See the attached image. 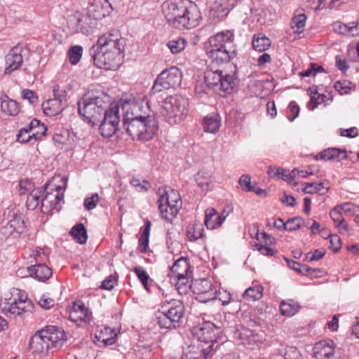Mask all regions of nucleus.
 Returning a JSON list of instances; mask_svg holds the SVG:
<instances>
[{
	"label": "nucleus",
	"mask_w": 359,
	"mask_h": 359,
	"mask_svg": "<svg viewBox=\"0 0 359 359\" xmlns=\"http://www.w3.org/2000/svg\"><path fill=\"white\" fill-rule=\"evenodd\" d=\"M108 97L98 91H89L78 102V111L83 119L92 126L100 124L104 137H111L119 129L121 102L108 107Z\"/></svg>",
	"instance_id": "f257e3e1"
},
{
	"label": "nucleus",
	"mask_w": 359,
	"mask_h": 359,
	"mask_svg": "<svg viewBox=\"0 0 359 359\" xmlns=\"http://www.w3.org/2000/svg\"><path fill=\"white\" fill-rule=\"evenodd\" d=\"M121 116L123 127L133 140L148 141L153 138L158 129L154 112H141L140 104L133 99L121 101Z\"/></svg>",
	"instance_id": "f03ea898"
},
{
	"label": "nucleus",
	"mask_w": 359,
	"mask_h": 359,
	"mask_svg": "<svg viewBox=\"0 0 359 359\" xmlns=\"http://www.w3.org/2000/svg\"><path fill=\"white\" fill-rule=\"evenodd\" d=\"M162 11L168 24L179 29L196 27L202 18L197 5L189 0H166Z\"/></svg>",
	"instance_id": "7ed1b4c3"
},
{
	"label": "nucleus",
	"mask_w": 359,
	"mask_h": 359,
	"mask_svg": "<svg viewBox=\"0 0 359 359\" xmlns=\"http://www.w3.org/2000/svg\"><path fill=\"white\" fill-rule=\"evenodd\" d=\"M207 55L218 64L229 62L237 55L233 30L217 32L205 44Z\"/></svg>",
	"instance_id": "20e7f679"
},
{
	"label": "nucleus",
	"mask_w": 359,
	"mask_h": 359,
	"mask_svg": "<svg viewBox=\"0 0 359 359\" xmlns=\"http://www.w3.org/2000/svg\"><path fill=\"white\" fill-rule=\"evenodd\" d=\"M187 99L180 95L170 96L163 102L161 115L169 124H178L187 114Z\"/></svg>",
	"instance_id": "39448f33"
},
{
	"label": "nucleus",
	"mask_w": 359,
	"mask_h": 359,
	"mask_svg": "<svg viewBox=\"0 0 359 359\" xmlns=\"http://www.w3.org/2000/svg\"><path fill=\"white\" fill-rule=\"evenodd\" d=\"M184 313V306L181 301L173 300L157 317L158 324L161 328L172 329L180 325Z\"/></svg>",
	"instance_id": "423d86ee"
},
{
	"label": "nucleus",
	"mask_w": 359,
	"mask_h": 359,
	"mask_svg": "<svg viewBox=\"0 0 359 359\" xmlns=\"http://www.w3.org/2000/svg\"><path fill=\"white\" fill-rule=\"evenodd\" d=\"M222 323L215 324L207 321L202 323L194 329V335L196 337L194 341L205 344V347L210 346V351H213V346L222 333Z\"/></svg>",
	"instance_id": "0eeeda50"
},
{
	"label": "nucleus",
	"mask_w": 359,
	"mask_h": 359,
	"mask_svg": "<svg viewBox=\"0 0 359 359\" xmlns=\"http://www.w3.org/2000/svg\"><path fill=\"white\" fill-rule=\"evenodd\" d=\"M90 53L95 65L100 69L107 70L116 69L121 64L124 56L123 52L118 49L114 51L97 50L95 46L90 49Z\"/></svg>",
	"instance_id": "6e6552de"
},
{
	"label": "nucleus",
	"mask_w": 359,
	"mask_h": 359,
	"mask_svg": "<svg viewBox=\"0 0 359 359\" xmlns=\"http://www.w3.org/2000/svg\"><path fill=\"white\" fill-rule=\"evenodd\" d=\"M189 269L187 259L182 257L176 260L170 268L171 281L175 283L180 294H187L189 288L188 285Z\"/></svg>",
	"instance_id": "1a4fd4ad"
},
{
	"label": "nucleus",
	"mask_w": 359,
	"mask_h": 359,
	"mask_svg": "<svg viewBox=\"0 0 359 359\" xmlns=\"http://www.w3.org/2000/svg\"><path fill=\"white\" fill-rule=\"evenodd\" d=\"M182 77V74L177 67L163 70L155 80L152 90L155 93L163 90L175 88L181 84Z\"/></svg>",
	"instance_id": "9d476101"
},
{
	"label": "nucleus",
	"mask_w": 359,
	"mask_h": 359,
	"mask_svg": "<svg viewBox=\"0 0 359 359\" xmlns=\"http://www.w3.org/2000/svg\"><path fill=\"white\" fill-rule=\"evenodd\" d=\"M158 194L159 198L157 201L158 204V209L163 208L162 203H168L169 200L174 203H172L169 216H165V220L172 222V220L177 215L179 210L182 208V201L180 194L177 191L170 188L164 187L159 188Z\"/></svg>",
	"instance_id": "9b49d317"
},
{
	"label": "nucleus",
	"mask_w": 359,
	"mask_h": 359,
	"mask_svg": "<svg viewBox=\"0 0 359 359\" xmlns=\"http://www.w3.org/2000/svg\"><path fill=\"white\" fill-rule=\"evenodd\" d=\"M191 289L196 295V299L203 303L214 300L217 297L215 287L207 278L196 280L192 283Z\"/></svg>",
	"instance_id": "f8f14e48"
},
{
	"label": "nucleus",
	"mask_w": 359,
	"mask_h": 359,
	"mask_svg": "<svg viewBox=\"0 0 359 359\" xmlns=\"http://www.w3.org/2000/svg\"><path fill=\"white\" fill-rule=\"evenodd\" d=\"M125 40L121 37L120 34L118 31H114L113 32H107L102 34L99 37L95 50H104L114 51L116 49L123 52L124 50Z\"/></svg>",
	"instance_id": "ddd939ff"
},
{
	"label": "nucleus",
	"mask_w": 359,
	"mask_h": 359,
	"mask_svg": "<svg viewBox=\"0 0 359 359\" xmlns=\"http://www.w3.org/2000/svg\"><path fill=\"white\" fill-rule=\"evenodd\" d=\"M26 49L21 45L14 46L6 55L5 74H11L18 69L23 63L22 53Z\"/></svg>",
	"instance_id": "4468645a"
},
{
	"label": "nucleus",
	"mask_w": 359,
	"mask_h": 359,
	"mask_svg": "<svg viewBox=\"0 0 359 359\" xmlns=\"http://www.w3.org/2000/svg\"><path fill=\"white\" fill-rule=\"evenodd\" d=\"M25 229V223L20 217H14L3 224L0 228V236L2 238L18 237Z\"/></svg>",
	"instance_id": "2eb2a0df"
},
{
	"label": "nucleus",
	"mask_w": 359,
	"mask_h": 359,
	"mask_svg": "<svg viewBox=\"0 0 359 359\" xmlns=\"http://www.w3.org/2000/svg\"><path fill=\"white\" fill-rule=\"evenodd\" d=\"M93 25L94 20L86 15L76 14L69 20V27L74 32H81L86 35L93 32Z\"/></svg>",
	"instance_id": "dca6fc26"
},
{
	"label": "nucleus",
	"mask_w": 359,
	"mask_h": 359,
	"mask_svg": "<svg viewBox=\"0 0 359 359\" xmlns=\"http://www.w3.org/2000/svg\"><path fill=\"white\" fill-rule=\"evenodd\" d=\"M238 0H215L212 4L210 15L217 21L222 20L236 5Z\"/></svg>",
	"instance_id": "f3484780"
},
{
	"label": "nucleus",
	"mask_w": 359,
	"mask_h": 359,
	"mask_svg": "<svg viewBox=\"0 0 359 359\" xmlns=\"http://www.w3.org/2000/svg\"><path fill=\"white\" fill-rule=\"evenodd\" d=\"M41 334L45 335L50 348H60L67 340L65 332L55 326H47L41 330Z\"/></svg>",
	"instance_id": "a211bd4d"
},
{
	"label": "nucleus",
	"mask_w": 359,
	"mask_h": 359,
	"mask_svg": "<svg viewBox=\"0 0 359 359\" xmlns=\"http://www.w3.org/2000/svg\"><path fill=\"white\" fill-rule=\"evenodd\" d=\"M210 346L205 347V344L195 342L184 348L182 359H208L211 355Z\"/></svg>",
	"instance_id": "6ab92c4d"
},
{
	"label": "nucleus",
	"mask_w": 359,
	"mask_h": 359,
	"mask_svg": "<svg viewBox=\"0 0 359 359\" xmlns=\"http://www.w3.org/2000/svg\"><path fill=\"white\" fill-rule=\"evenodd\" d=\"M63 197V194H60L58 191L57 193L46 192L41 199L42 212L52 214L54 210L58 212L60 210L59 203L62 201Z\"/></svg>",
	"instance_id": "aec40b11"
},
{
	"label": "nucleus",
	"mask_w": 359,
	"mask_h": 359,
	"mask_svg": "<svg viewBox=\"0 0 359 359\" xmlns=\"http://www.w3.org/2000/svg\"><path fill=\"white\" fill-rule=\"evenodd\" d=\"M91 312L86 307L81 301H76L74 303L69 312V318L73 322H83L89 323L91 320Z\"/></svg>",
	"instance_id": "412c9836"
},
{
	"label": "nucleus",
	"mask_w": 359,
	"mask_h": 359,
	"mask_svg": "<svg viewBox=\"0 0 359 359\" xmlns=\"http://www.w3.org/2000/svg\"><path fill=\"white\" fill-rule=\"evenodd\" d=\"M313 350L316 359H331L334 353V342L331 340L320 341L314 345Z\"/></svg>",
	"instance_id": "4be33fe9"
},
{
	"label": "nucleus",
	"mask_w": 359,
	"mask_h": 359,
	"mask_svg": "<svg viewBox=\"0 0 359 359\" xmlns=\"http://www.w3.org/2000/svg\"><path fill=\"white\" fill-rule=\"evenodd\" d=\"M205 213L204 222L209 229H215L220 226L228 216V213L226 215H218L216 210L212 208H208Z\"/></svg>",
	"instance_id": "5701e85b"
},
{
	"label": "nucleus",
	"mask_w": 359,
	"mask_h": 359,
	"mask_svg": "<svg viewBox=\"0 0 359 359\" xmlns=\"http://www.w3.org/2000/svg\"><path fill=\"white\" fill-rule=\"evenodd\" d=\"M29 349L33 352L41 353L50 348L45 335L41 334V330L38 331L30 339Z\"/></svg>",
	"instance_id": "b1692460"
},
{
	"label": "nucleus",
	"mask_w": 359,
	"mask_h": 359,
	"mask_svg": "<svg viewBox=\"0 0 359 359\" xmlns=\"http://www.w3.org/2000/svg\"><path fill=\"white\" fill-rule=\"evenodd\" d=\"M29 276L39 281H44L52 276V270L44 264H39L27 267Z\"/></svg>",
	"instance_id": "393cba45"
},
{
	"label": "nucleus",
	"mask_w": 359,
	"mask_h": 359,
	"mask_svg": "<svg viewBox=\"0 0 359 359\" xmlns=\"http://www.w3.org/2000/svg\"><path fill=\"white\" fill-rule=\"evenodd\" d=\"M347 158L346 151L337 148H328L316 155L317 160L341 161Z\"/></svg>",
	"instance_id": "a878e982"
},
{
	"label": "nucleus",
	"mask_w": 359,
	"mask_h": 359,
	"mask_svg": "<svg viewBox=\"0 0 359 359\" xmlns=\"http://www.w3.org/2000/svg\"><path fill=\"white\" fill-rule=\"evenodd\" d=\"M67 105L57 101L56 99H49L42 104L43 112L46 115L53 116L61 113Z\"/></svg>",
	"instance_id": "bb28decb"
},
{
	"label": "nucleus",
	"mask_w": 359,
	"mask_h": 359,
	"mask_svg": "<svg viewBox=\"0 0 359 359\" xmlns=\"http://www.w3.org/2000/svg\"><path fill=\"white\" fill-rule=\"evenodd\" d=\"M334 29L339 34L348 36H359V22H351L348 24H344L337 22L334 24Z\"/></svg>",
	"instance_id": "cd10ccee"
},
{
	"label": "nucleus",
	"mask_w": 359,
	"mask_h": 359,
	"mask_svg": "<svg viewBox=\"0 0 359 359\" xmlns=\"http://www.w3.org/2000/svg\"><path fill=\"white\" fill-rule=\"evenodd\" d=\"M236 83L237 76L235 73L222 74L217 90L226 94H231L234 90Z\"/></svg>",
	"instance_id": "c85d7f7f"
},
{
	"label": "nucleus",
	"mask_w": 359,
	"mask_h": 359,
	"mask_svg": "<svg viewBox=\"0 0 359 359\" xmlns=\"http://www.w3.org/2000/svg\"><path fill=\"white\" fill-rule=\"evenodd\" d=\"M306 18L304 9L299 8L295 11L294 15L290 22L291 28L294 33L301 34L303 32Z\"/></svg>",
	"instance_id": "c756f323"
},
{
	"label": "nucleus",
	"mask_w": 359,
	"mask_h": 359,
	"mask_svg": "<svg viewBox=\"0 0 359 359\" xmlns=\"http://www.w3.org/2000/svg\"><path fill=\"white\" fill-rule=\"evenodd\" d=\"M47 187L48 184H46L41 188L31 191L26 201L27 209L33 210L38 206L40 198L46 191Z\"/></svg>",
	"instance_id": "7c9ffc66"
},
{
	"label": "nucleus",
	"mask_w": 359,
	"mask_h": 359,
	"mask_svg": "<svg viewBox=\"0 0 359 359\" xmlns=\"http://www.w3.org/2000/svg\"><path fill=\"white\" fill-rule=\"evenodd\" d=\"M271 40L262 33L255 34L253 36L252 46L255 50L264 52L271 46Z\"/></svg>",
	"instance_id": "2f4dec72"
},
{
	"label": "nucleus",
	"mask_w": 359,
	"mask_h": 359,
	"mask_svg": "<svg viewBox=\"0 0 359 359\" xmlns=\"http://www.w3.org/2000/svg\"><path fill=\"white\" fill-rule=\"evenodd\" d=\"M187 236L189 241L195 242L204 236V229L200 223L189 224L187 229Z\"/></svg>",
	"instance_id": "473e14b6"
},
{
	"label": "nucleus",
	"mask_w": 359,
	"mask_h": 359,
	"mask_svg": "<svg viewBox=\"0 0 359 359\" xmlns=\"http://www.w3.org/2000/svg\"><path fill=\"white\" fill-rule=\"evenodd\" d=\"M116 334L109 327H106L104 331H101L95 335L97 342L102 343L104 346L112 345L116 342Z\"/></svg>",
	"instance_id": "72a5a7b5"
},
{
	"label": "nucleus",
	"mask_w": 359,
	"mask_h": 359,
	"mask_svg": "<svg viewBox=\"0 0 359 359\" xmlns=\"http://www.w3.org/2000/svg\"><path fill=\"white\" fill-rule=\"evenodd\" d=\"M151 223L150 221L147 220L145 222L144 229L141 233L140 237L139 238V246L138 250L140 252L144 253L147 250L149 242V234L151 231Z\"/></svg>",
	"instance_id": "f704fd0d"
},
{
	"label": "nucleus",
	"mask_w": 359,
	"mask_h": 359,
	"mask_svg": "<svg viewBox=\"0 0 359 359\" xmlns=\"http://www.w3.org/2000/svg\"><path fill=\"white\" fill-rule=\"evenodd\" d=\"M70 233L79 244H85L87 242L88 234L83 224L79 223L74 226L70 231Z\"/></svg>",
	"instance_id": "c9c22d12"
},
{
	"label": "nucleus",
	"mask_w": 359,
	"mask_h": 359,
	"mask_svg": "<svg viewBox=\"0 0 359 359\" xmlns=\"http://www.w3.org/2000/svg\"><path fill=\"white\" fill-rule=\"evenodd\" d=\"M221 126V120L218 115L206 116L203 120V129L205 132L217 133Z\"/></svg>",
	"instance_id": "e433bc0d"
},
{
	"label": "nucleus",
	"mask_w": 359,
	"mask_h": 359,
	"mask_svg": "<svg viewBox=\"0 0 359 359\" xmlns=\"http://www.w3.org/2000/svg\"><path fill=\"white\" fill-rule=\"evenodd\" d=\"M222 76V72L208 71L205 72L204 76V82L208 87L214 88L216 90H217L219 83L221 82Z\"/></svg>",
	"instance_id": "4c0bfd02"
},
{
	"label": "nucleus",
	"mask_w": 359,
	"mask_h": 359,
	"mask_svg": "<svg viewBox=\"0 0 359 359\" xmlns=\"http://www.w3.org/2000/svg\"><path fill=\"white\" fill-rule=\"evenodd\" d=\"M330 217L336 224V226L340 229V231H348V226L347 224H344V219L341 215V210L339 206L333 208L330 212Z\"/></svg>",
	"instance_id": "58836bf2"
},
{
	"label": "nucleus",
	"mask_w": 359,
	"mask_h": 359,
	"mask_svg": "<svg viewBox=\"0 0 359 359\" xmlns=\"http://www.w3.org/2000/svg\"><path fill=\"white\" fill-rule=\"evenodd\" d=\"M1 107L4 113L11 116H16L20 111L18 103L8 97L7 100L1 101Z\"/></svg>",
	"instance_id": "ea45409f"
},
{
	"label": "nucleus",
	"mask_w": 359,
	"mask_h": 359,
	"mask_svg": "<svg viewBox=\"0 0 359 359\" xmlns=\"http://www.w3.org/2000/svg\"><path fill=\"white\" fill-rule=\"evenodd\" d=\"M263 295V287L255 285L250 287L243 294V298L249 301H256L262 298Z\"/></svg>",
	"instance_id": "a19ab883"
},
{
	"label": "nucleus",
	"mask_w": 359,
	"mask_h": 359,
	"mask_svg": "<svg viewBox=\"0 0 359 359\" xmlns=\"http://www.w3.org/2000/svg\"><path fill=\"white\" fill-rule=\"evenodd\" d=\"M243 344L246 345H252L259 341V335L249 329L243 330L239 334Z\"/></svg>",
	"instance_id": "79ce46f5"
},
{
	"label": "nucleus",
	"mask_w": 359,
	"mask_h": 359,
	"mask_svg": "<svg viewBox=\"0 0 359 359\" xmlns=\"http://www.w3.org/2000/svg\"><path fill=\"white\" fill-rule=\"evenodd\" d=\"M187 44V41L184 39L180 37L169 41L167 43V47L172 54H177L185 48Z\"/></svg>",
	"instance_id": "37998d69"
},
{
	"label": "nucleus",
	"mask_w": 359,
	"mask_h": 359,
	"mask_svg": "<svg viewBox=\"0 0 359 359\" xmlns=\"http://www.w3.org/2000/svg\"><path fill=\"white\" fill-rule=\"evenodd\" d=\"M334 88L340 95H345L355 90V85L347 80L338 81L334 83Z\"/></svg>",
	"instance_id": "c03bdc74"
},
{
	"label": "nucleus",
	"mask_w": 359,
	"mask_h": 359,
	"mask_svg": "<svg viewBox=\"0 0 359 359\" xmlns=\"http://www.w3.org/2000/svg\"><path fill=\"white\" fill-rule=\"evenodd\" d=\"M299 311L298 305L291 301L290 302H283L280 305V313L283 316H292Z\"/></svg>",
	"instance_id": "a18cd8bd"
},
{
	"label": "nucleus",
	"mask_w": 359,
	"mask_h": 359,
	"mask_svg": "<svg viewBox=\"0 0 359 359\" xmlns=\"http://www.w3.org/2000/svg\"><path fill=\"white\" fill-rule=\"evenodd\" d=\"M309 223L306 224L304 219L300 217H294L289 219L285 222V231H296L301 228L304 224L307 225Z\"/></svg>",
	"instance_id": "49530a36"
},
{
	"label": "nucleus",
	"mask_w": 359,
	"mask_h": 359,
	"mask_svg": "<svg viewBox=\"0 0 359 359\" xmlns=\"http://www.w3.org/2000/svg\"><path fill=\"white\" fill-rule=\"evenodd\" d=\"M83 53V48L81 46L71 47L68 52L69 62L72 65H76L81 60Z\"/></svg>",
	"instance_id": "de8ad7c7"
},
{
	"label": "nucleus",
	"mask_w": 359,
	"mask_h": 359,
	"mask_svg": "<svg viewBox=\"0 0 359 359\" xmlns=\"http://www.w3.org/2000/svg\"><path fill=\"white\" fill-rule=\"evenodd\" d=\"M325 97V95L318 94L317 90L315 89L313 91H311V100L308 103V108L311 110H314L318 104L324 102Z\"/></svg>",
	"instance_id": "09e8293b"
},
{
	"label": "nucleus",
	"mask_w": 359,
	"mask_h": 359,
	"mask_svg": "<svg viewBox=\"0 0 359 359\" xmlns=\"http://www.w3.org/2000/svg\"><path fill=\"white\" fill-rule=\"evenodd\" d=\"M288 265L294 271L302 273H309V275H312L311 272H320V270L319 269H311L306 265H302L299 262L294 261H291L290 262H288Z\"/></svg>",
	"instance_id": "8fccbe9b"
},
{
	"label": "nucleus",
	"mask_w": 359,
	"mask_h": 359,
	"mask_svg": "<svg viewBox=\"0 0 359 359\" xmlns=\"http://www.w3.org/2000/svg\"><path fill=\"white\" fill-rule=\"evenodd\" d=\"M16 303L20 308L19 309L21 311V315L24 313H32L34 311V304L27 298L25 299L20 298L18 300H16Z\"/></svg>",
	"instance_id": "3c124183"
},
{
	"label": "nucleus",
	"mask_w": 359,
	"mask_h": 359,
	"mask_svg": "<svg viewBox=\"0 0 359 359\" xmlns=\"http://www.w3.org/2000/svg\"><path fill=\"white\" fill-rule=\"evenodd\" d=\"M53 99H56L57 101H61V102L67 105V93L65 90L60 88L59 85H55L53 86Z\"/></svg>",
	"instance_id": "603ef678"
},
{
	"label": "nucleus",
	"mask_w": 359,
	"mask_h": 359,
	"mask_svg": "<svg viewBox=\"0 0 359 359\" xmlns=\"http://www.w3.org/2000/svg\"><path fill=\"white\" fill-rule=\"evenodd\" d=\"M134 272L138 277L140 282L143 284L144 287L147 290V284L149 276L142 266H136L133 269Z\"/></svg>",
	"instance_id": "864d4df0"
},
{
	"label": "nucleus",
	"mask_w": 359,
	"mask_h": 359,
	"mask_svg": "<svg viewBox=\"0 0 359 359\" xmlns=\"http://www.w3.org/2000/svg\"><path fill=\"white\" fill-rule=\"evenodd\" d=\"M325 189L323 183H306V187L304 189V191L306 194H316L323 191Z\"/></svg>",
	"instance_id": "5fc2aeb1"
},
{
	"label": "nucleus",
	"mask_w": 359,
	"mask_h": 359,
	"mask_svg": "<svg viewBox=\"0 0 359 359\" xmlns=\"http://www.w3.org/2000/svg\"><path fill=\"white\" fill-rule=\"evenodd\" d=\"M130 184L135 187L138 191H146L149 187V182L141 180V179L136 177L132 178Z\"/></svg>",
	"instance_id": "6e6d98bb"
},
{
	"label": "nucleus",
	"mask_w": 359,
	"mask_h": 359,
	"mask_svg": "<svg viewBox=\"0 0 359 359\" xmlns=\"http://www.w3.org/2000/svg\"><path fill=\"white\" fill-rule=\"evenodd\" d=\"M285 359H303L302 354L297 348L293 346H287V351L284 355Z\"/></svg>",
	"instance_id": "4d7b16f0"
},
{
	"label": "nucleus",
	"mask_w": 359,
	"mask_h": 359,
	"mask_svg": "<svg viewBox=\"0 0 359 359\" xmlns=\"http://www.w3.org/2000/svg\"><path fill=\"white\" fill-rule=\"evenodd\" d=\"M299 107L297 104L292 101L288 106V114L287 118L290 121H293L299 115Z\"/></svg>",
	"instance_id": "13d9d810"
},
{
	"label": "nucleus",
	"mask_w": 359,
	"mask_h": 359,
	"mask_svg": "<svg viewBox=\"0 0 359 359\" xmlns=\"http://www.w3.org/2000/svg\"><path fill=\"white\" fill-rule=\"evenodd\" d=\"M34 132L32 134V137H33V140H41V136L46 135L47 127L39 121V126H36L34 129Z\"/></svg>",
	"instance_id": "bf43d9fd"
},
{
	"label": "nucleus",
	"mask_w": 359,
	"mask_h": 359,
	"mask_svg": "<svg viewBox=\"0 0 359 359\" xmlns=\"http://www.w3.org/2000/svg\"><path fill=\"white\" fill-rule=\"evenodd\" d=\"M238 182L245 191H251L252 187L254 186L251 184V178L248 175H243Z\"/></svg>",
	"instance_id": "052dcab7"
},
{
	"label": "nucleus",
	"mask_w": 359,
	"mask_h": 359,
	"mask_svg": "<svg viewBox=\"0 0 359 359\" xmlns=\"http://www.w3.org/2000/svg\"><path fill=\"white\" fill-rule=\"evenodd\" d=\"M99 196L97 194H93L90 197L86 198L84 201V207L88 210H90L94 209L98 202Z\"/></svg>",
	"instance_id": "680f3d73"
},
{
	"label": "nucleus",
	"mask_w": 359,
	"mask_h": 359,
	"mask_svg": "<svg viewBox=\"0 0 359 359\" xmlns=\"http://www.w3.org/2000/svg\"><path fill=\"white\" fill-rule=\"evenodd\" d=\"M19 309L16 299H15L13 302L5 306L4 310L6 312V315L10 313L14 316H21V311Z\"/></svg>",
	"instance_id": "e2e57ef3"
},
{
	"label": "nucleus",
	"mask_w": 359,
	"mask_h": 359,
	"mask_svg": "<svg viewBox=\"0 0 359 359\" xmlns=\"http://www.w3.org/2000/svg\"><path fill=\"white\" fill-rule=\"evenodd\" d=\"M22 97L24 100H27L32 104L38 101L36 94L33 90L29 89H25L22 91Z\"/></svg>",
	"instance_id": "0e129e2a"
},
{
	"label": "nucleus",
	"mask_w": 359,
	"mask_h": 359,
	"mask_svg": "<svg viewBox=\"0 0 359 359\" xmlns=\"http://www.w3.org/2000/svg\"><path fill=\"white\" fill-rule=\"evenodd\" d=\"M36 126H39V120L33 119L26 127H24L20 130V137H22V135H27L32 130H34Z\"/></svg>",
	"instance_id": "69168bd1"
},
{
	"label": "nucleus",
	"mask_w": 359,
	"mask_h": 359,
	"mask_svg": "<svg viewBox=\"0 0 359 359\" xmlns=\"http://www.w3.org/2000/svg\"><path fill=\"white\" fill-rule=\"evenodd\" d=\"M208 86H206V83L204 81H198L196 83L195 86V93L199 97H201L204 94L207 93V90Z\"/></svg>",
	"instance_id": "338daca9"
},
{
	"label": "nucleus",
	"mask_w": 359,
	"mask_h": 359,
	"mask_svg": "<svg viewBox=\"0 0 359 359\" xmlns=\"http://www.w3.org/2000/svg\"><path fill=\"white\" fill-rule=\"evenodd\" d=\"M325 255V251L316 250L313 252H309L306 255V259L310 262L318 261Z\"/></svg>",
	"instance_id": "774afa93"
}]
</instances>
